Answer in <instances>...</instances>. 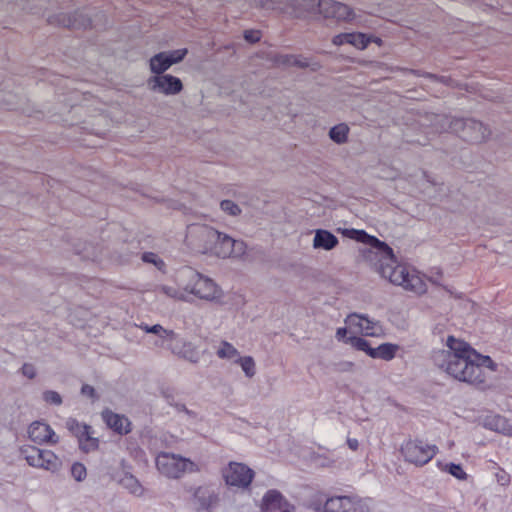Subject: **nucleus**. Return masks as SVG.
I'll return each instance as SVG.
<instances>
[{
	"mask_svg": "<svg viewBox=\"0 0 512 512\" xmlns=\"http://www.w3.org/2000/svg\"><path fill=\"white\" fill-rule=\"evenodd\" d=\"M66 427L73 435L77 437L80 433L83 432L87 425L79 423L77 420L70 418L66 422Z\"/></svg>",
	"mask_w": 512,
	"mask_h": 512,
	"instance_id": "nucleus-38",
	"label": "nucleus"
},
{
	"mask_svg": "<svg viewBox=\"0 0 512 512\" xmlns=\"http://www.w3.org/2000/svg\"><path fill=\"white\" fill-rule=\"evenodd\" d=\"M81 253H83V256L86 258H92L95 259L98 255L91 250V247H86Z\"/></svg>",
	"mask_w": 512,
	"mask_h": 512,
	"instance_id": "nucleus-47",
	"label": "nucleus"
},
{
	"mask_svg": "<svg viewBox=\"0 0 512 512\" xmlns=\"http://www.w3.org/2000/svg\"><path fill=\"white\" fill-rule=\"evenodd\" d=\"M21 455L27 464L36 469L56 473L63 466L62 459L54 451L25 445L20 449Z\"/></svg>",
	"mask_w": 512,
	"mask_h": 512,
	"instance_id": "nucleus-8",
	"label": "nucleus"
},
{
	"mask_svg": "<svg viewBox=\"0 0 512 512\" xmlns=\"http://www.w3.org/2000/svg\"><path fill=\"white\" fill-rule=\"evenodd\" d=\"M446 470L451 475L456 477L457 479H460V480L466 479V476H467L466 473L464 472L462 467L458 464H454V463L448 464V465H446Z\"/></svg>",
	"mask_w": 512,
	"mask_h": 512,
	"instance_id": "nucleus-39",
	"label": "nucleus"
},
{
	"mask_svg": "<svg viewBox=\"0 0 512 512\" xmlns=\"http://www.w3.org/2000/svg\"><path fill=\"white\" fill-rule=\"evenodd\" d=\"M120 484L127 489L130 493L134 495H141L143 492L142 485L140 482L131 474H125L121 480Z\"/></svg>",
	"mask_w": 512,
	"mask_h": 512,
	"instance_id": "nucleus-30",
	"label": "nucleus"
},
{
	"mask_svg": "<svg viewBox=\"0 0 512 512\" xmlns=\"http://www.w3.org/2000/svg\"><path fill=\"white\" fill-rule=\"evenodd\" d=\"M342 234L349 239L369 246L368 249L363 251V256L374 268L379 263V258L391 255V247L376 237L367 234L364 230L344 229Z\"/></svg>",
	"mask_w": 512,
	"mask_h": 512,
	"instance_id": "nucleus-7",
	"label": "nucleus"
},
{
	"mask_svg": "<svg viewBox=\"0 0 512 512\" xmlns=\"http://www.w3.org/2000/svg\"><path fill=\"white\" fill-rule=\"evenodd\" d=\"M355 18L354 11L346 4L340 3V7L338 8V17L337 21H351Z\"/></svg>",
	"mask_w": 512,
	"mask_h": 512,
	"instance_id": "nucleus-34",
	"label": "nucleus"
},
{
	"mask_svg": "<svg viewBox=\"0 0 512 512\" xmlns=\"http://www.w3.org/2000/svg\"><path fill=\"white\" fill-rule=\"evenodd\" d=\"M44 401L48 404L59 406L62 404L61 395L53 390L44 391L42 394Z\"/></svg>",
	"mask_w": 512,
	"mask_h": 512,
	"instance_id": "nucleus-37",
	"label": "nucleus"
},
{
	"mask_svg": "<svg viewBox=\"0 0 512 512\" xmlns=\"http://www.w3.org/2000/svg\"><path fill=\"white\" fill-rule=\"evenodd\" d=\"M350 128L346 123H339L330 128L328 136L332 142L343 145L348 142Z\"/></svg>",
	"mask_w": 512,
	"mask_h": 512,
	"instance_id": "nucleus-25",
	"label": "nucleus"
},
{
	"mask_svg": "<svg viewBox=\"0 0 512 512\" xmlns=\"http://www.w3.org/2000/svg\"><path fill=\"white\" fill-rule=\"evenodd\" d=\"M375 269L380 276L391 284L403 290L422 295L427 292L428 285L425 276L412 266L399 263L391 249V255L379 258Z\"/></svg>",
	"mask_w": 512,
	"mask_h": 512,
	"instance_id": "nucleus-4",
	"label": "nucleus"
},
{
	"mask_svg": "<svg viewBox=\"0 0 512 512\" xmlns=\"http://www.w3.org/2000/svg\"><path fill=\"white\" fill-rule=\"evenodd\" d=\"M253 5L265 10L274 9V3L272 0H253Z\"/></svg>",
	"mask_w": 512,
	"mask_h": 512,
	"instance_id": "nucleus-40",
	"label": "nucleus"
},
{
	"mask_svg": "<svg viewBox=\"0 0 512 512\" xmlns=\"http://www.w3.org/2000/svg\"><path fill=\"white\" fill-rule=\"evenodd\" d=\"M100 109L93 106L73 107L64 121L70 126H80L85 130H95L104 120Z\"/></svg>",
	"mask_w": 512,
	"mask_h": 512,
	"instance_id": "nucleus-9",
	"label": "nucleus"
},
{
	"mask_svg": "<svg viewBox=\"0 0 512 512\" xmlns=\"http://www.w3.org/2000/svg\"><path fill=\"white\" fill-rule=\"evenodd\" d=\"M347 343H349L353 348L359 351L365 352L369 357H371V353L373 351V347L370 346L369 342L358 335L350 334L347 338Z\"/></svg>",
	"mask_w": 512,
	"mask_h": 512,
	"instance_id": "nucleus-31",
	"label": "nucleus"
},
{
	"mask_svg": "<svg viewBox=\"0 0 512 512\" xmlns=\"http://www.w3.org/2000/svg\"><path fill=\"white\" fill-rule=\"evenodd\" d=\"M139 328L145 333L156 335L158 339L155 341V346L166 348L169 351L179 336L174 330L166 329L160 324H155L152 326L141 324Z\"/></svg>",
	"mask_w": 512,
	"mask_h": 512,
	"instance_id": "nucleus-19",
	"label": "nucleus"
},
{
	"mask_svg": "<svg viewBox=\"0 0 512 512\" xmlns=\"http://www.w3.org/2000/svg\"><path fill=\"white\" fill-rule=\"evenodd\" d=\"M82 395L89 397L91 399L95 398V389L90 385H83L81 388Z\"/></svg>",
	"mask_w": 512,
	"mask_h": 512,
	"instance_id": "nucleus-43",
	"label": "nucleus"
},
{
	"mask_svg": "<svg viewBox=\"0 0 512 512\" xmlns=\"http://www.w3.org/2000/svg\"><path fill=\"white\" fill-rule=\"evenodd\" d=\"M358 50H365L369 45L368 34L362 32H348V43Z\"/></svg>",
	"mask_w": 512,
	"mask_h": 512,
	"instance_id": "nucleus-29",
	"label": "nucleus"
},
{
	"mask_svg": "<svg viewBox=\"0 0 512 512\" xmlns=\"http://www.w3.org/2000/svg\"><path fill=\"white\" fill-rule=\"evenodd\" d=\"M482 424L487 429L512 436V425L500 415L488 414L482 419Z\"/></svg>",
	"mask_w": 512,
	"mask_h": 512,
	"instance_id": "nucleus-22",
	"label": "nucleus"
},
{
	"mask_svg": "<svg viewBox=\"0 0 512 512\" xmlns=\"http://www.w3.org/2000/svg\"><path fill=\"white\" fill-rule=\"evenodd\" d=\"M235 363H237L241 367V369L246 377L252 378L255 376L256 364H255V360L253 359V357L240 356Z\"/></svg>",
	"mask_w": 512,
	"mask_h": 512,
	"instance_id": "nucleus-32",
	"label": "nucleus"
},
{
	"mask_svg": "<svg viewBox=\"0 0 512 512\" xmlns=\"http://www.w3.org/2000/svg\"><path fill=\"white\" fill-rule=\"evenodd\" d=\"M438 368L452 379L472 386L484 385L496 370L493 360L477 352L469 343L448 336L442 349L434 354Z\"/></svg>",
	"mask_w": 512,
	"mask_h": 512,
	"instance_id": "nucleus-1",
	"label": "nucleus"
},
{
	"mask_svg": "<svg viewBox=\"0 0 512 512\" xmlns=\"http://www.w3.org/2000/svg\"><path fill=\"white\" fill-rule=\"evenodd\" d=\"M399 349L400 347L398 344L390 342L382 343L379 346L373 348L371 358L390 361L395 358Z\"/></svg>",
	"mask_w": 512,
	"mask_h": 512,
	"instance_id": "nucleus-23",
	"label": "nucleus"
},
{
	"mask_svg": "<svg viewBox=\"0 0 512 512\" xmlns=\"http://www.w3.org/2000/svg\"><path fill=\"white\" fill-rule=\"evenodd\" d=\"M155 291L158 295L175 302H189L195 298L205 302L221 303L224 297L223 289L212 278L189 266L176 270L172 281L157 285Z\"/></svg>",
	"mask_w": 512,
	"mask_h": 512,
	"instance_id": "nucleus-2",
	"label": "nucleus"
},
{
	"mask_svg": "<svg viewBox=\"0 0 512 512\" xmlns=\"http://www.w3.org/2000/svg\"><path fill=\"white\" fill-rule=\"evenodd\" d=\"M188 243L198 253L219 259H239L247 253L244 241L206 225L191 227Z\"/></svg>",
	"mask_w": 512,
	"mask_h": 512,
	"instance_id": "nucleus-3",
	"label": "nucleus"
},
{
	"mask_svg": "<svg viewBox=\"0 0 512 512\" xmlns=\"http://www.w3.org/2000/svg\"><path fill=\"white\" fill-rule=\"evenodd\" d=\"M349 327L346 325L345 327L338 328L336 331V337L338 340H342L347 343V338L349 337Z\"/></svg>",
	"mask_w": 512,
	"mask_h": 512,
	"instance_id": "nucleus-42",
	"label": "nucleus"
},
{
	"mask_svg": "<svg viewBox=\"0 0 512 512\" xmlns=\"http://www.w3.org/2000/svg\"><path fill=\"white\" fill-rule=\"evenodd\" d=\"M318 6L320 14H322L325 18H332L337 20L340 2H336L334 0H320Z\"/></svg>",
	"mask_w": 512,
	"mask_h": 512,
	"instance_id": "nucleus-27",
	"label": "nucleus"
},
{
	"mask_svg": "<svg viewBox=\"0 0 512 512\" xmlns=\"http://www.w3.org/2000/svg\"><path fill=\"white\" fill-rule=\"evenodd\" d=\"M226 485L240 489H247L255 477V472L247 464L230 461L221 470Z\"/></svg>",
	"mask_w": 512,
	"mask_h": 512,
	"instance_id": "nucleus-10",
	"label": "nucleus"
},
{
	"mask_svg": "<svg viewBox=\"0 0 512 512\" xmlns=\"http://www.w3.org/2000/svg\"><path fill=\"white\" fill-rule=\"evenodd\" d=\"M80 448L85 452L94 451L98 448V439L94 437L91 427L87 425L82 433L77 436Z\"/></svg>",
	"mask_w": 512,
	"mask_h": 512,
	"instance_id": "nucleus-26",
	"label": "nucleus"
},
{
	"mask_svg": "<svg viewBox=\"0 0 512 512\" xmlns=\"http://www.w3.org/2000/svg\"><path fill=\"white\" fill-rule=\"evenodd\" d=\"M399 452L406 463L422 467L433 459L438 448L422 439L409 438L401 443Z\"/></svg>",
	"mask_w": 512,
	"mask_h": 512,
	"instance_id": "nucleus-5",
	"label": "nucleus"
},
{
	"mask_svg": "<svg viewBox=\"0 0 512 512\" xmlns=\"http://www.w3.org/2000/svg\"><path fill=\"white\" fill-rule=\"evenodd\" d=\"M141 259L143 262L153 265L156 269H158L161 272H164L166 270V264L164 260L154 252L143 253Z\"/></svg>",
	"mask_w": 512,
	"mask_h": 512,
	"instance_id": "nucleus-33",
	"label": "nucleus"
},
{
	"mask_svg": "<svg viewBox=\"0 0 512 512\" xmlns=\"http://www.w3.org/2000/svg\"><path fill=\"white\" fill-rule=\"evenodd\" d=\"M313 233L312 247L314 250L329 252L339 244L338 238L329 230L316 229Z\"/></svg>",
	"mask_w": 512,
	"mask_h": 512,
	"instance_id": "nucleus-20",
	"label": "nucleus"
},
{
	"mask_svg": "<svg viewBox=\"0 0 512 512\" xmlns=\"http://www.w3.org/2000/svg\"><path fill=\"white\" fill-rule=\"evenodd\" d=\"M188 54L187 48L161 51L154 54L148 60V67L151 76L166 74L172 66L181 63Z\"/></svg>",
	"mask_w": 512,
	"mask_h": 512,
	"instance_id": "nucleus-11",
	"label": "nucleus"
},
{
	"mask_svg": "<svg viewBox=\"0 0 512 512\" xmlns=\"http://www.w3.org/2000/svg\"><path fill=\"white\" fill-rule=\"evenodd\" d=\"M170 352L178 358L191 363H198L202 357V353L195 343L180 336L173 343Z\"/></svg>",
	"mask_w": 512,
	"mask_h": 512,
	"instance_id": "nucleus-17",
	"label": "nucleus"
},
{
	"mask_svg": "<svg viewBox=\"0 0 512 512\" xmlns=\"http://www.w3.org/2000/svg\"><path fill=\"white\" fill-rule=\"evenodd\" d=\"M28 436L31 441L39 445H56L59 436L54 429L46 422L34 421L28 427Z\"/></svg>",
	"mask_w": 512,
	"mask_h": 512,
	"instance_id": "nucleus-16",
	"label": "nucleus"
},
{
	"mask_svg": "<svg viewBox=\"0 0 512 512\" xmlns=\"http://www.w3.org/2000/svg\"><path fill=\"white\" fill-rule=\"evenodd\" d=\"M453 129L460 134V136L472 143H482L490 137V130L483 123L469 119V120H455Z\"/></svg>",
	"mask_w": 512,
	"mask_h": 512,
	"instance_id": "nucleus-14",
	"label": "nucleus"
},
{
	"mask_svg": "<svg viewBox=\"0 0 512 512\" xmlns=\"http://www.w3.org/2000/svg\"><path fill=\"white\" fill-rule=\"evenodd\" d=\"M216 355L219 359L236 362L241 356L238 349L228 341H221L217 347Z\"/></svg>",
	"mask_w": 512,
	"mask_h": 512,
	"instance_id": "nucleus-24",
	"label": "nucleus"
},
{
	"mask_svg": "<svg viewBox=\"0 0 512 512\" xmlns=\"http://www.w3.org/2000/svg\"><path fill=\"white\" fill-rule=\"evenodd\" d=\"M261 512H293L291 505L280 492L269 490L261 501Z\"/></svg>",
	"mask_w": 512,
	"mask_h": 512,
	"instance_id": "nucleus-18",
	"label": "nucleus"
},
{
	"mask_svg": "<svg viewBox=\"0 0 512 512\" xmlns=\"http://www.w3.org/2000/svg\"><path fill=\"white\" fill-rule=\"evenodd\" d=\"M220 207L223 212L230 216H238L241 213L240 207L231 200H223L220 203Z\"/></svg>",
	"mask_w": 512,
	"mask_h": 512,
	"instance_id": "nucleus-35",
	"label": "nucleus"
},
{
	"mask_svg": "<svg viewBox=\"0 0 512 512\" xmlns=\"http://www.w3.org/2000/svg\"><path fill=\"white\" fill-rule=\"evenodd\" d=\"M324 512H370L369 504L357 497L333 496L323 506Z\"/></svg>",
	"mask_w": 512,
	"mask_h": 512,
	"instance_id": "nucleus-15",
	"label": "nucleus"
},
{
	"mask_svg": "<svg viewBox=\"0 0 512 512\" xmlns=\"http://www.w3.org/2000/svg\"><path fill=\"white\" fill-rule=\"evenodd\" d=\"M155 463L162 475L172 479L180 478L185 473L199 471V466L191 459L168 452L159 453Z\"/></svg>",
	"mask_w": 512,
	"mask_h": 512,
	"instance_id": "nucleus-6",
	"label": "nucleus"
},
{
	"mask_svg": "<svg viewBox=\"0 0 512 512\" xmlns=\"http://www.w3.org/2000/svg\"><path fill=\"white\" fill-rule=\"evenodd\" d=\"M148 89L164 97H173L181 94L184 90L183 81L172 74L150 76L147 79Z\"/></svg>",
	"mask_w": 512,
	"mask_h": 512,
	"instance_id": "nucleus-13",
	"label": "nucleus"
},
{
	"mask_svg": "<svg viewBox=\"0 0 512 512\" xmlns=\"http://www.w3.org/2000/svg\"><path fill=\"white\" fill-rule=\"evenodd\" d=\"M102 418L111 429L119 434H127L131 430L130 421L123 415L113 413L112 411H104Z\"/></svg>",
	"mask_w": 512,
	"mask_h": 512,
	"instance_id": "nucleus-21",
	"label": "nucleus"
},
{
	"mask_svg": "<svg viewBox=\"0 0 512 512\" xmlns=\"http://www.w3.org/2000/svg\"><path fill=\"white\" fill-rule=\"evenodd\" d=\"M345 325L349 327L350 334L369 337H383L384 330L379 321L366 315L353 313L346 317Z\"/></svg>",
	"mask_w": 512,
	"mask_h": 512,
	"instance_id": "nucleus-12",
	"label": "nucleus"
},
{
	"mask_svg": "<svg viewBox=\"0 0 512 512\" xmlns=\"http://www.w3.org/2000/svg\"><path fill=\"white\" fill-rule=\"evenodd\" d=\"M71 474L76 481L81 482L87 476L86 467L80 462H75L71 467Z\"/></svg>",
	"mask_w": 512,
	"mask_h": 512,
	"instance_id": "nucleus-36",
	"label": "nucleus"
},
{
	"mask_svg": "<svg viewBox=\"0 0 512 512\" xmlns=\"http://www.w3.org/2000/svg\"><path fill=\"white\" fill-rule=\"evenodd\" d=\"M22 372L25 376H27L28 378L32 379L35 377L36 375V372H35V369L33 366L29 365V364H25L23 367H22Z\"/></svg>",
	"mask_w": 512,
	"mask_h": 512,
	"instance_id": "nucleus-44",
	"label": "nucleus"
},
{
	"mask_svg": "<svg viewBox=\"0 0 512 512\" xmlns=\"http://www.w3.org/2000/svg\"><path fill=\"white\" fill-rule=\"evenodd\" d=\"M332 43L336 46H341L348 43V32L340 33L332 38Z\"/></svg>",
	"mask_w": 512,
	"mask_h": 512,
	"instance_id": "nucleus-41",
	"label": "nucleus"
},
{
	"mask_svg": "<svg viewBox=\"0 0 512 512\" xmlns=\"http://www.w3.org/2000/svg\"><path fill=\"white\" fill-rule=\"evenodd\" d=\"M368 38H369V44L370 43H375L378 46H382L383 45V41L379 37H376L374 35L368 34Z\"/></svg>",
	"mask_w": 512,
	"mask_h": 512,
	"instance_id": "nucleus-48",
	"label": "nucleus"
},
{
	"mask_svg": "<svg viewBox=\"0 0 512 512\" xmlns=\"http://www.w3.org/2000/svg\"><path fill=\"white\" fill-rule=\"evenodd\" d=\"M244 37L246 40L248 41H251V42H256L259 40V35L257 32H253V31H246L245 34H244Z\"/></svg>",
	"mask_w": 512,
	"mask_h": 512,
	"instance_id": "nucleus-46",
	"label": "nucleus"
},
{
	"mask_svg": "<svg viewBox=\"0 0 512 512\" xmlns=\"http://www.w3.org/2000/svg\"><path fill=\"white\" fill-rule=\"evenodd\" d=\"M29 12H30V13H33V14H39V11H37V10H36V9H34V8H30V9H29Z\"/></svg>",
	"mask_w": 512,
	"mask_h": 512,
	"instance_id": "nucleus-49",
	"label": "nucleus"
},
{
	"mask_svg": "<svg viewBox=\"0 0 512 512\" xmlns=\"http://www.w3.org/2000/svg\"><path fill=\"white\" fill-rule=\"evenodd\" d=\"M347 446L352 451H357L359 448V441L356 438H350L348 437L346 440Z\"/></svg>",
	"mask_w": 512,
	"mask_h": 512,
	"instance_id": "nucleus-45",
	"label": "nucleus"
},
{
	"mask_svg": "<svg viewBox=\"0 0 512 512\" xmlns=\"http://www.w3.org/2000/svg\"><path fill=\"white\" fill-rule=\"evenodd\" d=\"M42 16L45 17L51 24L62 25V26H74V22L71 20V16L68 13L59 12L57 14H51L48 11H43Z\"/></svg>",
	"mask_w": 512,
	"mask_h": 512,
	"instance_id": "nucleus-28",
	"label": "nucleus"
}]
</instances>
